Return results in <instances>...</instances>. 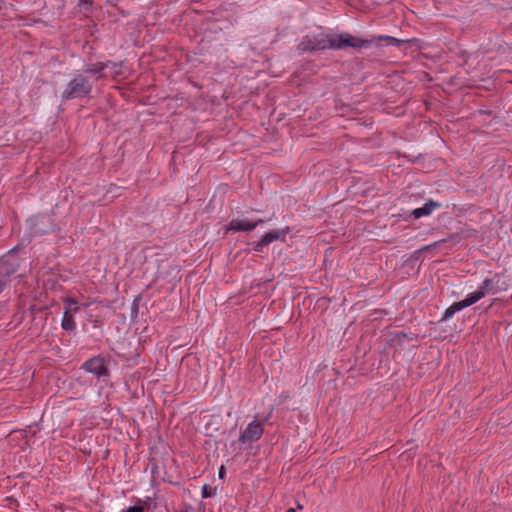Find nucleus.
I'll use <instances>...</instances> for the list:
<instances>
[{
  "label": "nucleus",
  "mask_w": 512,
  "mask_h": 512,
  "mask_svg": "<svg viewBox=\"0 0 512 512\" xmlns=\"http://www.w3.org/2000/svg\"><path fill=\"white\" fill-rule=\"evenodd\" d=\"M370 41L352 36L348 33L342 34H311L306 35L300 42L298 48L302 52H313L317 50H340L346 47L362 48L368 47Z\"/></svg>",
  "instance_id": "nucleus-1"
},
{
  "label": "nucleus",
  "mask_w": 512,
  "mask_h": 512,
  "mask_svg": "<svg viewBox=\"0 0 512 512\" xmlns=\"http://www.w3.org/2000/svg\"><path fill=\"white\" fill-rule=\"evenodd\" d=\"M92 91V82L89 78L82 74L76 75L69 81L66 88L62 92L63 100H72L75 98H83Z\"/></svg>",
  "instance_id": "nucleus-2"
},
{
  "label": "nucleus",
  "mask_w": 512,
  "mask_h": 512,
  "mask_svg": "<svg viewBox=\"0 0 512 512\" xmlns=\"http://www.w3.org/2000/svg\"><path fill=\"white\" fill-rule=\"evenodd\" d=\"M265 422L266 419H263L262 421L255 419L252 422H250L245 428V430L241 433L239 437V442L242 444H246L258 441L264 433L263 425Z\"/></svg>",
  "instance_id": "nucleus-3"
},
{
  "label": "nucleus",
  "mask_w": 512,
  "mask_h": 512,
  "mask_svg": "<svg viewBox=\"0 0 512 512\" xmlns=\"http://www.w3.org/2000/svg\"><path fill=\"white\" fill-rule=\"evenodd\" d=\"M82 368L98 378L107 375L108 372L104 358L99 356L85 361Z\"/></svg>",
  "instance_id": "nucleus-4"
},
{
  "label": "nucleus",
  "mask_w": 512,
  "mask_h": 512,
  "mask_svg": "<svg viewBox=\"0 0 512 512\" xmlns=\"http://www.w3.org/2000/svg\"><path fill=\"white\" fill-rule=\"evenodd\" d=\"M496 279L495 278H486L478 287V289L467 295V297H477V302L482 299L487 294H496Z\"/></svg>",
  "instance_id": "nucleus-5"
},
{
  "label": "nucleus",
  "mask_w": 512,
  "mask_h": 512,
  "mask_svg": "<svg viewBox=\"0 0 512 512\" xmlns=\"http://www.w3.org/2000/svg\"><path fill=\"white\" fill-rule=\"evenodd\" d=\"M477 302V297H466L462 301L454 302L452 305H450L444 312L443 317L441 318L442 321H446L453 317V315L456 312H459L463 310L466 307H469Z\"/></svg>",
  "instance_id": "nucleus-6"
},
{
  "label": "nucleus",
  "mask_w": 512,
  "mask_h": 512,
  "mask_svg": "<svg viewBox=\"0 0 512 512\" xmlns=\"http://www.w3.org/2000/svg\"><path fill=\"white\" fill-rule=\"evenodd\" d=\"M257 227V223H252L248 219H232L226 227V232H250Z\"/></svg>",
  "instance_id": "nucleus-7"
},
{
  "label": "nucleus",
  "mask_w": 512,
  "mask_h": 512,
  "mask_svg": "<svg viewBox=\"0 0 512 512\" xmlns=\"http://www.w3.org/2000/svg\"><path fill=\"white\" fill-rule=\"evenodd\" d=\"M78 312V307L75 308H66L62 321H61V327L68 332H72L76 329V322L74 319V315Z\"/></svg>",
  "instance_id": "nucleus-8"
},
{
  "label": "nucleus",
  "mask_w": 512,
  "mask_h": 512,
  "mask_svg": "<svg viewBox=\"0 0 512 512\" xmlns=\"http://www.w3.org/2000/svg\"><path fill=\"white\" fill-rule=\"evenodd\" d=\"M108 65L109 64H105V62H96L88 65L84 72L93 77L94 80H98L107 76V74L104 73V70L107 69Z\"/></svg>",
  "instance_id": "nucleus-9"
},
{
  "label": "nucleus",
  "mask_w": 512,
  "mask_h": 512,
  "mask_svg": "<svg viewBox=\"0 0 512 512\" xmlns=\"http://www.w3.org/2000/svg\"><path fill=\"white\" fill-rule=\"evenodd\" d=\"M289 233V228L286 227L284 229H275L265 233L262 238L263 242L267 243V245L271 244L274 241H282L286 240V236Z\"/></svg>",
  "instance_id": "nucleus-10"
},
{
  "label": "nucleus",
  "mask_w": 512,
  "mask_h": 512,
  "mask_svg": "<svg viewBox=\"0 0 512 512\" xmlns=\"http://www.w3.org/2000/svg\"><path fill=\"white\" fill-rule=\"evenodd\" d=\"M441 204L433 200H429L422 207L416 208L412 211V215L415 219H419L424 216L430 215L434 209L440 208Z\"/></svg>",
  "instance_id": "nucleus-11"
},
{
  "label": "nucleus",
  "mask_w": 512,
  "mask_h": 512,
  "mask_svg": "<svg viewBox=\"0 0 512 512\" xmlns=\"http://www.w3.org/2000/svg\"><path fill=\"white\" fill-rule=\"evenodd\" d=\"M105 64H109L107 69H109L111 76H118L123 74L122 68L124 64L122 62L115 63L112 61H106Z\"/></svg>",
  "instance_id": "nucleus-12"
},
{
  "label": "nucleus",
  "mask_w": 512,
  "mask_h": 512,
  "mask_svg": "<svg viewBox=\"0 0 512 512\" xmlns=\"http://www.w3.org/2000/svg\"><path fill=\"white\" fill-rule=\"evenodd\" d=\"M378 39L386 41L387 45H398L399 44V40L394 37H391V36H379Z\"/></svg>",
  "instance_id": "nucleus-13"
},
{
  "label": "nucleus",
  "mask_w": 512,
  "mask_h": 512,
  "mask_svg": "<svg viewBox=\"0 0 512 512\" xmlns=\"http://www.w3.org/2000/svg\"><path fill=\"white\" fill-rule=\"evenodd\" d=\"M268 246L267 243H264L263 242V238L261 237V239L259 241H257L256 243H254V246H253V250L255 252H262L264 247Z\"/></svg>",
  "instance_id": "nucleus-14"
},
{
  "label": "nucleus",
  "mask_w": 512,
  "mask_h": 512,
  "mask_svg": "<svg viewBox=\"0 0 512 512\" xmlns=\"http://www.w3.org/2000/svg\"><path fill=\"white\" fill-rule=\"evenodd\" d=\"M94 0H79L78 6L84 9H88L92 4Z\"/></svg>",
  "instance_id": "nucleus-15"
},
{
  "label": "nucleus",
  "mask_w": 512,
  "mask_h": 512,
  "mask_svg": "<svg viewBox=\"0 0 512 512\" xmlns=\"http://www.w3.org/2000/svg\"><path fill=\"white\" fill-rule=\"evenodd\" d=\"M3 265H4V261H0V276L4 275L6 273L5 271H3ZM4 284H5L4 281L2 279H0V293L3 290Z\"/></svg>",
  "instance_id": "nucleus-16"
},
{
  "label": "nucleus",
  "mask_w": 512,
  "mask_h": 512,
  "mask_svg": "<svg viewBox=\"0 0 512 512\" xmlns=\"http://www.w3.org/2000/svg\"><path fill=\"white\" fill-rule=\"evenodd\" d=\"M66 303H68L69 307L68 308H75V307H78L77 304L78 302L72 298H67L65 300Z\"/></svg>",
  "instance_id": "nucleus-17"
},
{
  "label": "nucleus",
  "mask_w": 512,
  "mask_h": 512,
  "mask_svg": "<svg viewBox=\"0 0 512 512\" xmlns=\"http://www.w3.org/2000/svg\"><path fill=\"white\" fill-rule=\"evenodd\" d=\"M219 477L222 478V479L225 477V468H224V466H221L220 469H219Z\"/></svg>",
  "instance_id": "nucleus-18"
},
{
  "label": "nucleus",
  "mask_w": 512,
  "mask_h": 512,
  "mask_svg": "<svg viewBox=\"0 0 512 512\" xmlns=\"http://www.w3.org/2000/svg\"><path fill=\"white\" fill-rule=\"evenodd\" d=\"M202 495H203V497H209L210 496V493L208 492V487L207 486H204Z\"/></svg>",
  "instance_id": "nucleus-19"
},
{
  "label": "nucleus",
  "mask_w": 512,
  "mask_h": 512,
  "mask_svg": "<svg viewBox=\"0 0 512 512\" xmlns=\"http://www.w3.org/2000/svg\"><path fill=\"white\" fill-rule=\"evenodd\" d=\"M265 221L263 219H258L256 221H252V223H257V226L263 224Z\"/></svg>",
  "instance_id": "nucleus-20"
},
{
  "label": "nucleus",
  "mask_w": 512,
  "mask_h": 512,
  "mask_svg": "<svg viewBox=\"0 0 512 512\" xmlns=\"http://www.w3.org/2000/svg\"><path fill=\"white\" fill-rule=\"evenodd\" d=\"M286 512H296V511L293 508H289Z\"/></svg>",
  "instance_id": "nucleus-21"
},
{
  "label": "nucleus",
  "mask_w": 512,
  "mask_h": 512,
  "mask_svg": "<svg viewBox=\"0 0 512 512\" xmlns=\"http://www.w3.org/2000/svg\"><path fill=\"white\" fill-rule=\"evenodd\" d=\"M158 275H159V277H162V271L159 270Z\"/></svg>",
  "instance_id": "nucleus-22"
},
{
  "label": "nucleus",
  "mask_w": 512,
  "mask_h": 512,
  "mask_svg": "<svg viewBox=\"0 0 512 512\" xmlns=\"http://www.w3.org/2000/svg\"><path fill=\"white\" fill-rule=\"evenodd\" d=\"M170 268H171L172 270H176V269H177V267H176V266H175V267L170 266Z\"/></svg>",
  "instance_id": "nucleus-23"
}]
</instances>
